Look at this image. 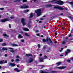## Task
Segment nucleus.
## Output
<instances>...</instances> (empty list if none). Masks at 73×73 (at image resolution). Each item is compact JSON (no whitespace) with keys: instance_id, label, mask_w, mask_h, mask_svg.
Wrapping results in <instances>:
<instances>
[{"instance_id":"338daca9","label":"nucleus","mask_w":73,"mask_h":73,"mask_svg":"<svg viewBox=\"0 0 73 73\" xmlns=\"http://www.w3.org/2000/svg\"><path fill=\"white\" fill-rule=\"evenodd\" d=\"M40 56H42V54H40Z\"/></svg>"},{"instance_id":"f257e3e1","label":"nucleus","mask_w":73,"mask_h":73,"mask_svg":"<svg viewBox=\"0 0 73 73\" xmlns=\"http://www.w3.org/2000/svg\"><path fill=\"white\" fill-rule=\"evenodd\" d=\"M45 70H40V73H57L58 72L57 71H50L49 70H47V72H46Z\"/></svg>"},{"instance_id":"2eb2a0df","label":"nucleus","mask_w":73,"mask_h":73,"mask_svg":"<svg viewBox=\"0 0 73 73\" xmlns=\"http://www.w3.org/2000/svg\"><path fill=\"white\" fill-rule=\"evenodd\" d=\"M19 36H18V37L19 38H23V36H22L20 35V34H19Z\"/></svg>"},{"instance_id":"b1692460","label":"nucleus","mask_w":73,"mask_h":73,"mask_svg":"<svg viewBox=\"0 0 73 73\" xmlns=\"http://www.w3.org/2000/svg\"><path fill=\"white\" fill-rule=\"evenodd\" d=\"M61 62H58V63H56V65H61Z\"/></svg>"},{"instance_id":"5701e85b","label":"nucleus","mask_w":73,"mask_h":73,"mask_svg":"<svg viewBox=\"0 0 73 73\" xmlns=\"http://www.w3.org/2000/svg\"><path fill=\"white\" fill-rule=\"evenodd\" d=\"M27 26L29 28H31V25L30 23H28L27 25Z\"/></svg>"},{"instance_id":"c9c22d12","label":"nucleus","mask_w":73,"mask_h":73,"mask_svg":"<svg viewBox=\"0 0 73 73\" xmlns=\"http://www.w3.org/2000/svg\"><path fill=\"white\" fill-rule=\"evenodd\" d=\"M20 8L21 9H25V6L24 7L23 6H22Z\"/></svg>"},{"instance_id":"ea45409f","label":"nucleus","mask_w":73,"mask_h":73,"mask_svg":"<svg viewBox=\"0 0 73 73\" xmlns=\"http://www.w3.org/2000/svg\"><path fill=\"white\" fill-rule=\"evenodd\" d=\"M72 36H73V35H72V34H70L69 35L68 37H71Z\"/></svg>"},{"instance_id":"bb28decb","label":"nucleus","mask_w":73,"mask_h":73,"mask_svg":"<svg viewBox=\"0 0 73 73\" xmlns=\"http://www.w3.org/2000/svg\"><path fill=\"white\" fill-rule=\"evenodd\" d=\"M42 42H47L46 40L45 39H43L42 40Z\"/></svg>"},{"instance_id":"39448f33","label":"nucleus","mask_w":73,"mask_h":73,"mask_svg":"<svg viewBox=\"0 0 73 73\" xmlns=\"http://www.w3.org/2000/svg\"><path fill=\"white\" fill-rule=\"evenodd\" d=\"M46 39L47 42H48L49 41L50 43V44H51V45H53V42L52 41V40H51V39H50V38L47 37H46Z\"/></svg>"},{"instance_id":"72a5a7b5","label":"nucleus","mask_w":73,"mask_h":73,"mask_svg":"<svg viewBox=\"0 0 73 73\" xmlns=\"http://www.w3.org/2000/svg\"><path fill=\"white\" fill-rule=\"evenodd\" d=\"M29 8V7L27 5H26L25 6V9H26L27 8Z\"/></svg>"},{"instance_id":"6ab92c4d","label":"nucleus","mask_w":73,"mask_h":73,"mask_svg":"<svg viewBox=\"0 0 73 73\" xmlns=\"http://www.w3.org/2000/svg\"><path fill=\"white\" fill-rule=\"evenodd\" d=\"M43 60H44V59H43V58H40L39 59V62H42V61H43Z\"/></svg>"},{"instance_id":"5fc2aeb1","label":"nucleus","mask_w":73,"mask_h":73,"mask_svg":"<svg viewBox=\"0 0 73 73\" xmlns=\"http://www.w3.org/2000/svg\"><path fill=\"white\" fill-rule=\"evenodd\" d=\"M44 58H47V56H46V55H44Z\"/></svg>"},{"instance_id":"de8ad7c7","label":"nucleus","mask_w":73,"mask_h":73,"mask_svg":"<svg viewBox=\"0 0 73 73\" xmlns=\"http://www.w3.org/2000/svg\"><path fill=\"white\" fill-rule=\"evenodd\" d=\"M73 29H72L71 31V33H73Z\"/></svg>"},{"instance_id":"f8f14e48","label":"nucleus","mask_w":73,"mask_h":73,"mask_svg":"<svg viewBox=\"0 0 73 73\" xmlns=\"http://www.w3.org/2000/svg\"><path fill=\"white\" fill-rule=\"evenodd\" d=\"M25 56H26V57H33V56L31 54H25Z\"/></svg>"},{"instance_id":"3c124183","label":"nucleus","mask_w":73,"mask_h":73,"mask_svg":"<svg viewBox=\"0 0 73 73\" xmlns=\"http://www.w3.org/2000/svg\"><path fill=\"white\" fill-rule=\"evenodd\" d=\"M56 15V13H54L53 14V15H54V16H56L57 15Z\"/></svg>"},{"instance_id":"423d86ee","label":"nucleus","mask_w":73,"mask_h":73,"mask_svg":"<svg viewBox=\"0 0 73 73\" xmlns=\"http://www.w3.org/2000/svg\"><path fill=\"white\" fill-rule=\"evenodd\" d=\"M21 21L23 26L25 25L26 23H25V19H24V18H22L21 20Z\"/></svg>"},{"instance_id":"58836bf2","label":"nucleus","mask_w":73,"mask_h":73,"mask_svg":"<svg viewBox=\"0 0 73 73\" xmlns=\"http://www.w3.org/2000/svg\"><path fill=\"white\" fill-rule=\"evenodd\" d=\"M62 44H63L64 45H65V44H66V42H64V41H63L62 42Z\"/></svg>"},{"instance_id":"e2e57ef3","label":"nucleus","mask_w":73,"mask_h":73,"mask_svg":"<svg viewBox=\"0 0 73 73\" xmlns=\"http://www.w3.org/2000/svg\"><path fill=\"white\" fill-rule=\"evenodd\" d=\"M57 33H55V36H57Z\"/></svg>"},{"instance_id":"2f4dec72","label":"nucleus","mask_w":73,"mask_h":73,"mask_svg":"<svg viewBox=\"0 0 73 73\" xmlns=\"http://www.w3.org/2000/svg\"><path fill=\"white\" fill-rule=\"evenodd\" d=\"M25 35L27 37H29V36H30V35H28V34L27 33L25 34Z\"/></svg>"},{"instance_id":"7ed1b4c3","label":"nucleus","mask_w":73,"mask_h":73,"mask_svg":"<svg viewBox=\"0 0 73 73\" xmlns=\"http://www.w3.org/2000/svg\"><path fill=\"white\" fill-rule=\"evenodd\" d=\"M54 3H55L58 5H63L64 4V2L62 1L59 0L55 2Z\"/></svg>"},{"instance_id":"864d4df0","label":"nucleus","mask_w":73,"mask_h":73,"mask_svg":"<svg viewBox=\"0 0 73 73\" xmlns=\"http://www.w3.org/2000/svg\"><path fill=\"white\" fill-rule=\"evenodd\" d=\"M10 19H13V18H14V17H10Z\"/></svg>"},{"instance_id":"412c9836","label":"nucleus","mask_w":73,"mask_h":73,"mask_svg":"<svg viewBox=\"0 0 73 73\" xmlns=\"http://www.w3.org/2000/svg\"><path fill=\"white\" fill-rule=\"evenodd\" d=\"M33 16V13H31L30 16V17H29V18H32Z\"/></svg>"},{"instance_id":"603ef678","label":"nucleus","mask_w":73,"mask_h":73,"mask_svg":"<svg viewBox=\"0 0 73 73\" xmlns=\"http://www.w3.org/2000/svg\"><path fill=\"white\" fill-rule=\"evenodd\" d=\"M4 8H0V9L1 10H3V9H4Z\"/></svg>"},{"instance_id":"052dcab7","label":"nucleus","mask_w":73,"mask_h":73,"mask_svg":"<svg viewBox=\"0 0 73 73\" xmlns=\"http://www.w3.org/2000/svg\"><path fill=\"white\" fill-rule=\"evenodd\" d=\"M5 57H7V56H8V55H7V54H5Z\"/></svg>"},{"instance_id":"79ce46f5","label":"nucleus","mask_w":73,"mask_h":73,"mask_svg":"<svg viewBox=\"0 0 73 73\" xmlns=\"http://www.w3.org/2000/svg\"><path fill=\"white\" fill-rule=\"evenodd\" d=\"M3 40L2 39H0V42H3Z\"/></svg>"},{"instance_id":"6e6552de","label":"nucleus","mask_w":73,"mask_h":73,"mask_svg":"<svg viewBox=\"0 0 73 73\" xmlns=\"http://www.w3.org/2000/svg\"><path fill=\"white\" fill-rule=\"evenodd\" d=\"M9 66H11V67H13L16 66V64L15 63H10L9 64Z\"/></svg>"},{"instance_id":"a18cd8bd","label":"nucleus","mask_w":73,"mask_h":73,"mask_svg":"<svg viewBox=\"0 0 73 73\" xmlns=\"http://www.w3.org/2000/svg\"><path fill=\"white\" fill-rule=\"evenodd\" d=\"M9 49H11V50H13V48H12L11 47V48H9Z\"/></svg>"},{"instance_id":"13d9d810","label":"nucleus","mask_w":73,"mask_h":73,"mask_svg":"<svg viewBox=\"0 0 73 73\" xmlns=\"http://www.w3.org/2000/svg\"><path fill=\"white\" fill-rule=\"evenodd\" d=\"M17 66L18 68H20V67L19 66L20 65H17Z\"/></svg>"},{"instance_id":"a878e982","label":"nucleus","mask_w":73,"mask_h":73,"mask_svg":"<svg viewBox=\"0 0 73 73\" xmlns=\"http://www.w3.org/2000/svg\"><path fill=\"white\" fill-rule=\"evenodd\" d=\"M29 11V10H26L24 11V12L25 13H27V12H28Z\"/></svg>"},{"instance_id":"69168bd1","label":"nucleus","mask_w":73,"mask_h":73,"mask_svg":"<svg viewBox=\"0 0 73 73\" xmlns=\"http://www.w3.org/2000/svg\"><path fill=\"white\" fill-rule=\"evenodd\" d=\"M50 43L49 42H47V44H48V45H50Z\"/></svg>"},{"instance_id":"8fccbe9b","label":"nucleus","mask_w":73,"mask_h":73,"mask_svg":"<svg viewBox=\"0 0 73 73\" xmlns=\"http://www.w3.org/2000/svg\"><path fill=\"white\" fill-rule=\"evenodd\" d=\"M21 41L22 42H24V39H22L21 40Z\"/></svg>"},{"instance_id":"ddd939ff","label":"nucleus","mask_w":73,"mask_h":73,"mask_svg":"<svg viewBox=\"0 0 73 73\" xmlns=\"http://www.w3.org/2000/svg\"><path fill=\"white\" fill-rule=\"evenodd\" d=\"M23 30L24 31H29V29H28L27 28H23Z\"/></svg>"},{"instance_id":"a19ab883","label":"nucleus","mask_w":73,"mask_h":73,"mask_svg":"<svg viewBox=\"0 0 73 73\" xmlns=\"http://www.w3.org/2000/svg\"><path fill=\"white\" fill-rule=\"evenodd\" d=\"M38 46L39 48H40V46H41L40 45V44H38Z\"/></svg>"},{"instance_id":"7c9ffc66","label":"nucleus","mask_w":73,"mask_h":73,"mask_svg":"<svg viewBox=\"0 0 73 73\" xmlns=\"http://www.w3.org/2000/svg\"><path fill=\"white\" fill-rule=\"evenodd\" d=\"M2 46H5L7 45V44H6L5 43H3L2 44Z\"/></svg>"},{"instance_id":"bf43d9fd","label":"nucleus","mask_w":73,"mask_h":73,"mask_svg":"<svg viewBox=\"0 0 73 73\" xmlns=\"http://www.w3.org/2000/svg\"><path fill=\"white\" fill-rule=\"evenodd\" d=\"M43 48L44 49H45L46 48V46H44Z\"/></svg>"},{"instance_id":"680f3d73","label":"nucleus","mask_w":73,"mask_h":73,"mask_svg":"<svg viewBox=\"0 0 73 73\" xmlns=\"http://www.w3.org/2000/svg\"><path fill=\"white\" fill-rule=\"evenodd\" d=\"M4 63H7V60L5 61Z\"/></svg>"},{"instance_id":"0e129e2a","label":"nucleus","mask_w":73,"mask_h":73,"mask_svg":"<svg viewBox=\"0 0 73 73\" xmlns=\"http://www.w3.org/2000/svg\"><path fill=\"white\" fill-rule=\"evenodd\" d=\"M11 62H13V61H14V60H13V59H11Z\"/></svg>"},{"instance_id":"6e6d98bb","label":"nucleus","mask_w":73,"mask_h":73,"mask_svg":"<svg viewBox=\"0 0 73 73\" xmlns=\"http://www.w3.org/2000/svg\"><path fill=\"white\" fill-rule=\"evenodd\" d=\"M9 28H11V24H9Z\"/></svg>"},{"instance_id":"4d7b16f0","label":"nucleus","mask_w":73,"mask_h":73,"mask_svg":"<svg viewBox=\"0 0 73 73\" xmlns=\"http://www.w3.org/2000/svg\"><path fill=\"white\" fill-rule=\"evenodd\" d=\"M48 49L49 50H50V49H51V48H50V47H48Z\"/></svg>"},{"instance_id":"9d476101","label":"nucleus","mask_w":73,"mask_h":73,"mask_svg":"<svg viewBox=\"0 0 73 73\" xmlns=\"http://www.w3.org/2000/svg\"><path fill=\"white\" fill-rule=\"evenodd\" d=\"M33 61V59L32 58H30L29 59V63L32 62Z\"/></svg>"},{"instance_id":"0eeeda50","label":"nucleus","mask_w":73,"mask_h":73,"mask_svg":"<svg viewBox=\"0 0 73 73\" xmlns=\"http://www.w3.org/2000/svg\"><path fill=\"white\" fill-rule=\"evenodd\" d=\"M9 20L7 18H5L2 20H1V21L2 23H4V22H6V21H8Z\"/></svg>"},{"instance_id":"f3484780","label":"nucleus","mask_w":73,"mask_h":73,"mask_svg":"<svg viewBox=\"0 0 73 73\" xmlns=\"http://www.w3.org/2000/svg\"><path fill=\"white\" fill-rule=\"evenodd\" d=\"M52 17H50V20H53V19H54V18H56V17H56V16H52Z\"/></svg>"},{"instance_id":"9b49d317","label":"nucleus","mask_w":73,"mask_h":73,"mask_svg":"<svg viewBox=\"0 0 73 73\" xmlns=\"http://www.w3.org/2000/svg\"><path fill=\"white\" fill-rule=\"evenodd\" d=\"M53 6L52 5H45L46 8H49V7H52Z\"/></svg>"},{"instance_id":"c756f323","label":"nucleus","mask_w":73,"mask_h":73,"mask_svg":"<svg viewBox=\"0 0 73 73\" xmlns=\"http://www.w3.org/2000/svg\"><path fill=\"white\" fill-rule=\"evenodd\" d=\"M67 17H68L70 19H73V17L70 16H67Z\"/></svg>"},{"instance_id":"c85d7f7f","label":"nucleus","mask_w":73,"mask_h":73,"mask_svg":"<svg viewBox=\"0 0 73 73\" xmlns=\"http://www.w3.org/2000/svg\"><path fill=\"white\" fill-rule=\"evenodd\" d=\"M4 62V60H1V61H0V64H3V62Z\"/></svg>"},{"instance_id":"20e7f679","label":"nucleus","mask_w":73,"mask_h":73,"mask_svg":"<svg viewBox=\"0 0 73 73\" xmlns=\"http://www.w3.org/2000/svg\"><path fill=\"white\" fill-rule=\"evenodd\" d=\"M54 8L55 9H58L60 11H63L64 9V8L61 7L60 6H55Z\"/></svg>"},{"instance_id":"4be33fe9","label":"nucleus","mask_w":73,"mask_h":73,"mask_svg":"<svg viewBox=\"0 0 73 73\" xmlns=\"http://www.w3.org/2000/svg\"><path fill=\"white\" fill-rule=\"evenodd\" d=\"M8 50L7 48H3L2 49V50Z\"/></svg>"},{"instance_id":"393cba45","label":"nucleus","mask_w":73,"mask_h":73,"mask_svg":"<svg viewBox=\"0 0 73 73\" xmlns=\"http://www.w3.org/2000/svg\"><path fill=\"white\" fill-rule=\"evenodd\" d=\"M12 45L13 46H18V45L16 44H12Z\"/></svg>"},{"instance_id":"c03bdc74","label":"nucleus","mask_w":73,"mask_h":73,"mask_svg":"<svg viewBox=\"0 0 73 73\" xmlns=\"http://www.w3.org/2000/svg\"><path fill=\"white\" fill-rule=\"evenodd\" d=\"M19 57H20V56L18 55L17 56H16L17 58H19Z\"/></svg>"},{"instance_id":"aec40b11","label":"nucleus","mask_w":73,"mask_h":73,"mask_svg":"<svg viewBox=\"0 0 73 73\" xmlns=\"http://www.w3.org/2000/svg\"><path fill=\"white\" fill-rule=\"evenodd\" d=\"M3 36L4 37H9V35H7V34H4L3 35Z\"/></svg>"},{"instance_id":"dca6fc26","label":"nucleus","mask_w":73,"mask_h":73,"mask_svg":"<svg viewBox=\"0 0 73 73\" xmlns=\"http://www.w3.org/2000/svg\"><path fill=\"white\" fill-rule=\"evenodd\" d=\"M63 13H61L60 14H57L56 15V17H59L60 16H63Z\"/></svg>"},{"instance_id":"49530a36","label":"nucleus","mask_w":73,"mask_h":73,"mask_svg":"<svg viewBox=\"0 0 73 73\" xmlns=\"http://www.w3.org/2000/svg\"><path fill=\"white\" fill-rule=\"evenodd\" d=\"M57 1V0H53L51 1V3H53V2H54V1Z\"/></svg>"},{"instance_id":"1a4fd4ad","label":"nucleus","mask_w":73,"mask_h":73,"mask_svg":"<svg viewBox=\"0 0 73 73\" xmlns=\"http://www.w3.org/2000/svg\"><path fill=\"white\" fill-rule=\"evenodd\" d=\"M66 68V66H62L58 67V69H64Z\"/></svg>"},{"instance_id":"f03ea898","label":"nucleus","mask_w":73,"mask_h":73,"mask_svg":"<svg viewBox=\"0 0 73 73\" xmlns=\"http://www.w3.org/2000/svg\"><path fill=\"white\" fill-rule=\"evenodd\" d=\"M35 13H36L37 17H38L41 15V10L40 9L36 10L35 11Z\"/></svg>"},{"instance_id":"4468645a","label":"nucleus","mask_w":73,"mask_h":73,"mask_svg":"<svg viewBox=\"0 0 73 73\" xmlns=\"http://www.w3.org/2000/svg\"><path fill=\"white\" fill-rule=\"evenodd\" d=\"M14 70L15 71L17 72H20L21 71L20 70H19L18 68H15L14 69Z\"/></svg>"},{"instance_id":"4c0bfd02","label":"nucleus","mask_w":73,"mask_h":73,"mask_svg":"<svg viewBox=\"0 0 73 73\" xmlns=\"http://www.w3.org/2000/svg\"><path fill=\"white\" fill-rule=\"evenodd\" d=\"M23 3H25V2H27V0H23Z\"/></svg>"},{"instance_id":"a211bd4d","label":"nucleus","mask_w":73,"mask_h":73,"mask_svg":"<svg viewBox=\"0 0 73 73\" xmlns=\"http://www.w3.org/2000/svg\"><path fill=\"white\" fill-rule=\"evenodd\" d=\"M10 52H12V53H16V52H17V50H10Z\"/></svg>"},{"instance_id":"cd10ccee","label":"nucleus","mask_w":73,"mask_h":73,"mask_svg":"<svg viewBox=\"0 0 73 73\" xmlns=\"http://www.w3.org/2000/svg\"><path fill=\"white\" fill-rule=\"evenodd\" d=\"M69 38L68 37H66V38H65V41H66V42H68V39Z\"/></svg>"},{"instance_id":"774afa93","label":"nucleus","mask_w":73,"mask_h":73,"mask_svg":"<svg viewBox=\"0 0 73 73\" xmlns=\"http://www.w3.org/2000/svg\"><path fill=\"white\" fill-rule=\"evenodd\" d=\"M37 36H40V34H37Z\"/></svg>"},{"instance_id":"473e14b6","label":"nucleus","mask_w":73,"mask_h":73,"mask_svg":"<svg viewBox=\"0 0 73 73\" xmlns=\"http://www.w3.org/2000/svg\"><path fill=\"white\" fill-rule=\"evenodd\" d=\"M67 51L68 52V53H70V50L69 49H67Z\"/></svg>"},{"instance_id":"f704fd0d","label":"nucleus","mask_w":73,"mask_h":73,"mask_svg":"<svg viewBox=\"0 0 73 73\" xmlns=\"http://www.w3.org/2000/svg\"><path fill=\"white\" fill-rule=\"evenodd\" d=\"M20 61V60L19 59H16L15 60V61L16 62H17V61Z\"/></svg>"},{"instance_id":"37998d69","label":"nucleus","mask_w":73,"mask_h":73,"mask_svg":"<svg viewBox=\"0 0 73 73\" xmlns=\"http://www.w3.org/2000/svg\"><path fill=\"white\" fill-rule=\"evenodd\" d=\"M67 61V62H70V60H68Z\"/></svg>"},{"instance_id":"e433bc0d","label":"nucleus","mask_w":73,"mask_h":73,"mask_svg":"<svg viewBox=\"0 0 73 73\" xmlns=\"http://www.w3.org/2000/svg\"><path fill=\"white\" fill-rule=\"evenodd\" d=\"M65 53H66V54H65V56L67 55V54H68V52H67V51H66Z\"/></svg>"},{"instance_id":"09e8293b","label":"nucleus","mask_w":73,"mask_h":73,"mask_svg":"<svg viewBox=\"0 0 73 73\" xmlns=\"http://www.w3.org/2000/svg\"><path fill=\"white\" fill-rule=\"evenodd\" d=\"M17 2L19 3V2H20L21 0H17Z\"/></svg>"}]
</instances>
